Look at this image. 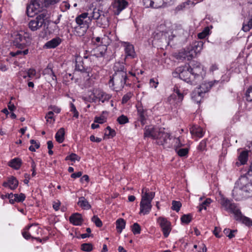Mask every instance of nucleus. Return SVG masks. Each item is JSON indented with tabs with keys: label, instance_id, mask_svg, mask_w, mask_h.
Here are the masks:
<instances>
[{
	"label": "nucleus",
	"instance_id": "nucleus-1",
	"mask_svg": "<svg viewBox=\"0 0 252 252\" xmlns=\"http://www.w3.org/2000/svg\"><path fill=\"white\" fill-rule=\"evenodd\" d=\"M61 0H32L31 3L27 6V13L29 16L32 17L42 11L44 7L53 6L60 2Z\"/></svg>",
	"mask_w": 252,
	"mask_h": 252
},
{
	"label": "nucleus",
	"instance_id": "nucleus-2",
	"mask_svg": "<svg viewBox=\"0 0 252 252\" xmlns=\"http://www.w3.org/2000/svg\"><path fill=\"white\" fill-rule=\"evenodd\" d=\"M203 45V43L202 41L194 42L191 45L180 52L177 56V59L182 60H191L195 57L198 53L201 51Z\"/></svg>",
	"mask_w": 252,
	"mask_h": 252
},
{
	"label": "nucleus",
	"instance_id": "nucleus-3",
	"mask_svg": "<svg viewBox=\"0 0 252 252\" xmlns=\"http://www.w3.org/2000/svg\"><path fill=\"white\" fill-rule=\"evenodd\" d=\"M173 75L175 77L179 76L181 79L191 85H195L196 84L188 65L177 67L173 72Z\"/></svg>",
	"mask_w": 252,
	"mask_h": 252
},
{
	"label": "nucleus",
	"instance_id": "nucleus-4",
	"mask_svg": "<svg viewBox=\"0 0 252 252\" xmlns=\"http://www.w3.org/2000/svg\"><path fill=\"white\" fill-rule=\"evenodd\" d=\"M221 208L225 211L233 214L235 219H238L241 211L238 206L227 198L222 196L220 199Z\"/></svg>",
	"mask_w": 252,
	"mask_h": 252
},
{
	"label": "nucleus",
	"instance_id": "nucleus-5",
	"mask_svg": "<svg viewBox=\"0 0 252 252\" xmlns=\"http://www.w3.org/2000/svg\"><path fill=\"white\" fill-rule=\"evenodd\" d=\"M221 208L225 211L233 214L235 219H238L241 211L238 206L227 198L222 196L220 199Z\"/></svg>",
	"mask_w": 252,
	"mask_h": 252
},
{
	"label": "nucleus",
	"instance_id": "nucleus-6",
	"mask_svg": "<svg viewBox=\"0 0 252 252\" xmlns=\"http://www.w3.org/2000/svg\"><path fill=\"white\" fill-rule=\"evenodd\" d=\"M218 81L214 80L209 82L202 83L200 88L195 89L192 93V98L197 103H199L201 100V98L203 94L208 92L215 83H218Z\"/></svg>",
	"mask_w": 252,
	"mask_h": 252
},
{
	"label": "nucleus",
	"instance_id": "nucleus-7",
	"mask_svg": "<svg viewBox=\"0 0 252 252\" xmlns=\"http://www.w3.org/2000/svg\"><path fill=\"white\" fill-rule=\"evenodd\" d=\"M155 139L157 140V143L165 148H170L172 146V137L164 131V129L159 128L156 133Z\"/></svg>",
	"mask_w": 252,
	"mask_h": 252
},
{
	"label": "nucleus",
	"instance_id": "nucleus-8",
	"mask_svg": "<svg viewBox=\"0 0 252 252\" xmlns=\"http://www.w3.org/2000/svg\"><path fill=\"white\" fill-rule=\"evenodd\" d=\"M127 77L126 72L115 73L110 79L109 83H112L113 86H115V88L121 90L126 85Z\"/></svg>",
	"mask_w": 252,
	"mask_h": 252
},
{
	"label": "nucleus",
	"instance_id": "nucleus-9",
	"mask_svg": "<svg viewBox=\"0 0 252 252\" xmlns=\"http://www.w3.org/2000/svg\"><path fill=\"white\" fill-rule=\"evenodd\" d=\"M101 45L102 46V49H101L100 47L96 48L95 50L92 51L90 56H85L84 57V58L87 59L89 57L91 58L94 56H95L96 58H99L102 57L104 56L107 50V46L110 43L111 40L108 36L105 35H103V36L101 37Z\"/></svg>",
	"mask_w": 252,
	"mask_h": 252
},
{
	"label": "nucleus",
	"instance_id": "nucleus-10",
	"mask_svg": "<svg viewBox=\"0 0 252 252\" xmlns=\"http://www.w3.org/2000/svg\"><path fill=\"white\" fill-rule=\"evenodd\" d=\"M188 66L189 67L190 71L192 73V76L196 83L203 78L205 75L203 66L197 62L193 61L190 63Z\"/></svg>",
	"mask_w": 252,
	"mask_h": 252
},
{
	"label": "nucleus",
	"instance_id": "nucleus-11",
	"mask_svg": "<svg viewBox=\"0 0 252 252\" xmlns=\"http://www.w3.org/2000/svg\"><path fill=\"white\" fill-rule=\"evenodd\" d=\"M45 19L46 14L45 13L38 15L34 19L29 22V28L32 31H37L45 24Z\"/></svg>",
	"mask_w": 252,
	"mask_h": 252
},
{
	"label": "nucleus",
	"instance_id": "nucleus-12",
	"mask_svg": "<svg viewBox=\"0 0 252 252\" xmlns=\"http://www.w3.org/2000/svg\"><path fill=\"white\" fill-rule=\"evenodd\" d=\"M88 13H83L76 18V22L78 25V27H76L75 29L81 30L82 29V32L80 35H83L86 32L87 29L89 27V24L90 22L89 20H87L88 18Z\"/></svg>",
	"mask_w": 252,
	"mask_h": 252
},
{
	"label": "nucleus",
	"instance_id": "nucleus-13",
	"mask_svg": "<svg viewBox=\"0 0 252 252\" xmlns=\"http://www.w3.org/2000/svg\"><path fill=\"white\" fill-rule=\"evenodd\" d=\"M184 98V94L178 89H175L174 93L168 98V102L171 105L177 107L181 105Z\"/></svg>",
	"mask_w": 252,
	"mask_h": 252
},
{
	"label": "nucleus",
	"instance_id": "nucleus-14",
	"mask_svg": "<svg viewBox=\"0 0 252 252\" xmlns=\"http://www.w3.org/2000/svg\"><path fill=\"white\" fill-rule=\"evenodd\" d=\"M158 222L159 224L165 237H167L171 230V223L166 219L159 217Z\"/></svg>",
	"mask_w": 252,
	"mask_h": 252
},
{
	"label": "nucleus",
	"instance_id": "nucleus-15",
	"mask_svg": "<svg viewBox=\"0 0 252 252\" xmlns=\"http://www.w3.org/2000/svg\"><path fill=\"white\" fill-rule=\"evenodd\" d=\"M128 5V2L126 0H114L112 6L115 15H118Z\"/></svg>",
	"mask_w": 252,
	"mask_h": 252
},
{
	"label": "nucleus",
	"instance_id": "nucleus-16",
	"mask_svg": "<svg viewBox=\"0 0 252 252\" xmlns=\"http://www.w3.org/2000/svg\"><path fill=\"white\" fill-rule=\"evenodd\" d=\"M30 42V39L21 34H17L14 41V45L18 48L23 49Z\"/></svg>",
	"mask_w": 252,
	"mask_h": 252
},
{
	"label": "nucleus",
	"instance_id": "nucleus-17",
	"mask_svg": "<svg viewBox=\"0 0 252 252\" xmlns=\"http://www.w3.org/2000/svg\"><path fill=\"white\" fill-rule=\"evenodd\" d=\"M94 97L93 98V101H95L96 99H98L99 101H101L103 103L105 101H108L110 99L111 95L105 93L103 91L98 90H96L94 93Z\"/></svg>",
	"mask_w": 252,
	"mask_h": 252
},
{
	"label": "nucleus",
	"instance_id": "nucleus-18",
	"mask_svg": "<svg viewBox=\"0 0 252 252\" xmlns=\"http://www.w3.org/2000/svg\"><path fill=\"white\" fill-rule=\"evenodd\" d=\"M155 196V192L150 191L149 189L147 188H143L142 190L141 200L151 202Z\"/></svg>",
	"mask_w": 252,
	"mask_h": 252
},
{
	"label": "nucleus",
	"instance_id": "nucleus-19",
	"mask_svg": "<svg viewBox=\"0 0 252 252\" xmlns=\"http://www.w3.org/2000/svg\"><path fill=\"white\" fill-rule=\"evenodd\" d=\"M140 206V213L144 215L149 213L151 210L152 205L151 204V202H150L149 201L147 202L144 200H141Z\"/></svg>",
	"mask_w": 252,
	"mask_h": 252
},
{
	"label": "nucleus",
	"instance_id": "nucleus-20",
	"mask_svg": "<svg viewBox=\"0 0 252 252\" xmlns=\"http://www.w3.org/2000/svg\"><path fill=\"white\" fill-rule=\"evenodd\" d=\"M232 196L236 200H240L245 196L243 190V186L242 188L235 187L232 190Z\"/></svg>",
	"mask_w": 252,
	"mask_h": 252
},
{
	"label": "nucleus",
	"instance_id": "nucleus-21",
	"mask_svg": "<svg viewBox=\"0 0 252 252\" xmlns=\"http://www.w3.org/2000/svg\"><path fill=\"white\" fill-rule=\"evenodd\" d=\"M62 41V39L59 37H56L47 42L45 44L44 47L47 49L55 48L61 43Z\"/></svg>",
	"mask_w": 252,
	"mask_h": 252
},
{
	"label": "nucleus",
	"instance_id": "nucleus-22",
	"mask_svg": "<svg viewBox=\"0 0 252 252\" xmlns=\"http://www.w3.org/2000/svg\"><path fill=\"white\" fill-rule=\"evenodd\" d=\"M69 221L73 225H80L83 222L82 216L79 213H74L69 217Z\"/></svg>",
	"mask_w": 252,
	"mask_h": 252
},
{
	"label": "nucleus",
	"instance_id": "nucleus-23",
	"mask_svg": "<svg viewBox=\"0 0 252 252\" xmlns=\"http://www.w3.org/2000/svg\"><path fill=\"white\" fill-rule=\"evenodd\" d=\"M249 182L243 186V190L246 197H252V179H247Z\"/></svg>",
	"mask_w": 252,
	"mask_h": 252
},
{
	"label": "nucleus",
	"instance_id": "nucleus-24",
	"mask_svg": "<svg viewBox=\"0 0 252 252\" xmlns=\"http://www.w3.org/2000/svg\"><path fill=\"white\" fill-rule=\"evenodd\" d=\"M137 113L139 117L138 120L141 124L144 125L145 124L146 116L147 115L146 110L144 109L141 106H137Z\"/></svg>",
	"mask_w": 252,
	"mask_h": 252
},
{
	"label": "nucleus",
	"instance_id": "nucleus-25",
	"mask_svg": "<svg viewBox=\"0 0 252 252\" xmlns=\"http://www.w3.org/2000/svg\"><path fill=\"white\" fill-rule=\"evenodd\" d=\"M248 158V152L247 151H242L239 155L236 164L239 166L240 165L245 164Z\"/></svg>",
	"mask_w": 252,
	"mask_h": 252
},
{
	"label": "nucleus",
	"instance_id": "nucleus-26",
	"mask_svg": "<svg viewBox=\"0 0 252 252\" xmlns=\"http://www.w3.org/2000/svg\"><path fill=\"white\" fill-rule=\"evenodd\" d=\"M158 129V128H152L150 127V126H146L145 128V131L144 133V137H150L155 139Z\"/></svg>",
	"mask_w": 252,
	"mask_h": 252
},
{
	"label": "nucleus",
	"instance_id": "nucleus-27",
	"mask_svg": "<svg viewBox=\"0 0 252 252\" xmlns=\"http://www.w3.org/2000/svg\"><path fill=\"white\" fill-rule=\"evenodd\" d=\"M106 14L104 12L101 13L100 18L96 21L97 25L100 27L105 28L108 25V19L105 15Z\"/></svg>",
	"mask_w": 252,
	"mask_h": 252
},
{
	"label": "nucleus",
	"instance_id": "nucleus-28",
	"mask_svg": "<svg viewBox=\"0 0 252 252\" xmlns=\"http://www.w3.org/2000/svg\"><path fill=\"white\" fill-rule=\"evenodd\" d=\"M190 131L192 135H195L199 138L202 137L204 134L203 129L199 126H192L190 128Z\"/></svg>",
	"mask_w": 252,
	"mask_h": 252
},
{
	"label": "nucleus",
	"instance_id": "nucleus-29",
	"mask_svg": "<svg viewBox=\"0 0 252 252\" xmlns=\"http://www.w3.org/2000/svg\"><path fill=\"white\" fill-rule=\"evenodd\" d=\"M22 164V160L18 158L11 159L8 163V165L15 169H19Z\"/></svg>",
	"mask_w": 252,
	"mask_h": 252
},
{
	"label": "nucleus",
	"instance_id": "nucleus-30",
	"mask_svg": "<svg viewBox=\"0 0 252 252\" xmlns=\"http://www.w3.org/2000/svg\"><path fill=\"white\" fill-rule=\"evenodd\" d=\"M125 52L127 56L134 58L135 56V52L134 47L132 45L130 44L129 43H125Z\"/></svg>",
	"mask_w": 252,
	"mask_h": 252
},
{
	"label": "nucleus",
	"instance_id": "nucleus-31",
	"mask_svg": "<svg viewBox=\"0 0 252 252\" xmlns=\"http://www.w3.org/2000/svg\"><path fill=\"white\" fill-rule=\"evenodd\" d=\"M78 205L82 209L85 210H89L91 208V205L84 197H79Z\"/></svg>",
	"mask_w": 252,
	"mask_h": 252
},
{
	"label": "nucleus",
	"instance_id": "nucleus-32",
	"mask_svg": "<svg viewBox=\"0 0 252 252\" xmlns=\"http://www.w3.org/2000/svg\"><path fill=\"white\" fill-rule=\"evenodd\" d=\"M104 12L102 10H100L97 8H94L93 9V11L92 12L91 15L88 17V20L91 21L92 19L95 20L96 21L100 16L101 15V13H103Z\"/></svg>",
	"mask_w": 252,
	"mask_h": 252
},
{
	"label": "nucleus",
	"instance_id": "nucleus-33",
	"mask_svg": "<svg viewBox=\"0 0 252 252\" xmlns=\"http://www.w3.org/2000/svg\"><path fill=\"white\" fill-rule=\"evenodd\" d=\"M65 130L64 128L62 127L60 128L55 135V138L59 143L63 142L64 139Z\"/></svg>",
	"mask_w": 252,
	"mask_h": 252
},
{
	"label": "nucleus",
	"instance_id": "nucleus-34",
	"mask_svg": "<svg viewBox=\"0 0 252 252\" xmlns=\"http://www.w3.org/2000/svg\"><path fill=\"white\" fill-rule=\"evenodd\" d=\"M239 217L238 219H235L236 220L242 222L247 226L252 225V221L250 218L243 216L242 213H240V215H238Z\"/></svg>",
	"mask_w": 252,
	"mask_h": 252
},
{
	"label": "nucleus",
	"instance_id": "nucleus-35",
	"mask_svg": "<svg viewBox=\"0 0 252 252\" xmlns=\"http://www.w3.org/2000/svg\"><path fill=\"white\" fill-rule=\"evenodd\" d=\"M246 179H252V162L250 166L248 168L245 173H243V175L241 176L240 181L243 182Z\"/></svg>",
	"mask_w": 252,
	"mask_h": 252
},
{
	"label": "nucleus",
	"instance_id": "nucleus-36",
	"mask_svg": "<svg viewBox=\"0 0 252 252\" xmlns=\"http://www.w3.org/2000/svg\"><path fill=\"white\" fill-rule=\"evenodd\" d=\"M116 228L119 233H121L123 229L125 228L126 226L125 220L122 218L119 219L116 222Z\"/></svg>",
	"mask_w": 252,
	"mask_h": 252
},
{
	"label": "nucleus",
	"instance_id": "nucleus-37",
	"mask_svg": "<svg viewBox=\"0 0 252 252\" xmlns=\"http://www.w3.org/2000/svg\"><path fill=\"white\" fill-rule=\"evenodd\" d=\"M9 188L11 189H15L18 185V181L14 176H11L8 178Z\"/></svg>",
	"mask_w": 252,
	"mask_h": 252
},
{
	"label": "nucleus",
	"instance_id": "nucleus-38",
	"mask_svg": "<svg viewBox=\"0 0 252 252\" xmlns=\"http://www.w3.org/2000/svg\"><path fill=\"white\" fill-rule=\"evenodd\" d=\"M114 70L115 71V73H120L122 72H126L125 66L124 64L119 63H117L115 64L114 66Z\"/></svg>",
	"mask_w": 252,
	"mask_h": 252
},
{
	"label": "nucleus",
	"instance_id": "nucleus-39",
	"mask_svg": "<svg viewBox=\"0 0 252 252\" xmlns=\"http://www.w3.org/2000/svg\"><path fill=\"white\" fill-rule=\"evenodd\" d=\"M43 72L44 75H49L51 77L52 80H56V76L55 75L54 72L53 71L52 69L51 68L48 67H47L44 69Z\"/></svg>",
	"mask_w": 252,
	"mask_h": 252
},
{
	"label": "nucleus",
	"instance_id": "nucleus-40",
	"mask_svg": "<svg viewBox=\"0 0 252 252\" xmlns=\"http://www.w3.org/2000/svg\"><path fill=\"white\" fill-rule=\"evenodd\" d=\"M29 53L28 49H26L24 51L18 50L16 52H10L9 54L12 57H17L20 55H25Z\"/></svg>",
	"mask_w": 252,
	"mask_h": 252
},
{
	"label": "nucleus",
	"instance_id": "nucleus-41",
	"mask_svg": "<svg viewBox=\"0 0 252 252\" xmlns=\"http://www.w3.org/2000/svg\"><path fill=\"white\" fill-rule=\"evenodd\" d=\"M176 152L180 157H184L188 155L189 153V149L187 148H176Z\"/></svg>",
	"mask_w": 252,
	"mask_h": 252
},
{
	"label": "nucleus",
	"instance_id": "nucleus-42",
	"mask_svg": "<svg viewBox=\"0 0 252 252\" xmlns=\"http://www.w3.org/2000/svg\"><path fill=\"white\" fill-rule=\"evenodd\" d=\"M75 70H77L80 72H84L85 68L83 65V62L82 61H76L75 64Z\"/></svg>",
	"mask_w": 252,
	"mask_h": 252
},
{
	"label": "nucleus",
	"instance_id": "nucleus-43",
	"mask_svg": "<svg viewBox=\"0 0 252 252\" xmlns=\"http://www.w3.org/2000/svg\"><path fill=\"white\" fill-rule=\"evenodd\" d=\"M192 219V216L190 214L184 215L181 218L183 223L188 224L190 222Z\"/></svg>",
	"mask_w": 252,
	"mask_h": 252
},
{
	"label": "nucleus",
	"instance_id": "nucleus-44",
	"mask_svg": "<svg viewBox=\"0 0 252 252\" xmlns=\"http://www.w3.org/2000/svg\"><path fill=\"white\" fill-rule=\"evenodd\" d=\"M172 209L176 211V212H179L182 206V204L180 201L175 200L172 201Z\"/></svg>",
	"mask_w": 252,
	"mask_h": 252
},
{
	"label": "nucleus",
	"instance_id": "nucleus-45",
	"mask_svg": "<svg viewBox=\"0 0 252 252\" xmlns=\"http://www.w3.org/2000/svg\"><path fill=\"white\" fill-rule=\"evenodd\" d=\"M81 250L85 252H91L93 250V245L90 243H84L81 245Z\"/></svg>",
	"mask_w": 252,
	"mask_h": 252
},
{
	"label": "nucleus",
	"instance_id": "nucleus-46",
	"mask_svg": "<svg viewBox=\"0 0 252 252\" xmlns=\"http://www.w3.org/2000/svg\"><path fill=\"white\" fill-rule=\"evenodd\" d=\"M117 121L120 125H124L128 122V119L124 115H122L117 119Z\"/></svg>",
	"mask_w": 252,
	"mask_h": 252
},
{
	"label": "nucleus",
	"instance_id": "nucleus-47",
	"mask_svg": "<svg viewBox=\"0 0 252 252\" xmlns=\"http://www.w3.org/2000/svg\"><path fill=\"white\" fill-rule=\"evenodd\" d=\"M132 231L134 234H140L141 232L140 226L137 223H134L132 226Z\"/></svg>",
	"mask_w": 252,
	"mask_h": 252
},
{
	"label": "nucleus",
	"instance_id": "nucleus-48",
	"mask_svg": "<svg viewBox=\"0 0 252 252\" xmlns=\"http://www.w3.org/2000/svg\"><path fill=\"white\" fill-rule=\"evenodd\" d=\"M154 8H158L163 6L165 3L164 0H153Z\"/></svg>",
	"mask_w": 252,
	"mask_h": 252
},
{
	"label": "nucleus",
	"instance_id": "nucleus-49",
	"mask_svg": "<svg viewBox=\"0 0 252 252\" xmlns=\"http://www.w3.org/2000/svg\"><path fill=\"white\" fill-rule=\"evenodd\" d=\"M212 200L210 198H207L204 202H203L199 206V211L201 212L202 209H206V206L209 205Z\"/></svg>",
	"mask_w": 252,
	"mask_h": 252
},
{
	"label": "nucleus",
	"instance_id": "nucleus-50",
	"mask_svg": "<svg viewBox=\"0 0 252 252\" xmlns=\"http://www.w3.org/2000/svg\"><path fill=\"white\" fill-rule=\"evenodd\" d=\"M209 29L208 27L205 28L204 30L198 34V37L199 39H203L209 34Z\"/></svg>",
	"mask_w": 252,
	"mask_h": 252
},
{
	"label": "nucleus",
	"instance_id": "nucleus-51",
	"mask_svg": "<svg viewBox=\"0 0 252 252\" xmlns=\"http://www.w3.org/2000/svg\"><path fill=\"white\" fill-rule=\"evenodd\" d=\"M13 196L15 197L16 202H23L26 198V196L24 193H21L20 194H13Z\"/></svg>",
	"mask_w": 252,
	"mask_h": 252
},
{
	"label": "nucleus",
	"instance_id": "nucleus-52",
	"mask_svg": "<svg viewBox=\"0 0 252 252\" xmlns=\"http://www.w3.org/2000/svg\"><path fill=\"white\" fill-rule=\"evenodd\" d=\"M246 97L247 101L252 102V86L250 87L247 91Z\"/></svg>",
	"mask_w": 252,
	"mask_h": 252
},
{
	"label": "nucleus",
	"instance_id": "nucleus-53",
	"mask_svg": "<svg viewBox=\"0 0 252 252\" xmlns=\"http://www.w3.org/2000/svg\"><path fill=\"white\" fill-rule=\"evenodd\" d=\"M252 28V16L251 18L250 19V21L248 22L247 25H243L242 29L245 32H248L250 31L251 29Z\"/></svg>",
	"mask_w": 252,
	"mask_h": 252
},
{
	"label": "nucleus",
	"instance_id": "nucleus-54",
	"mask_svg": "<svg viewBox=\"0 0 252 252\" xmlns=\"http://www.w3.org/2000/svg\"><path fill=\"white\" fill-rule=\"evenodd\" d=\"M54 113H53V111H49L47 114V115L45 116V119H46V121L47 123H49L50 124L52 123V120H53V122L55 121V119L53 118Z\"/></svg>",
	"mask_w": 252,
	"mask_h": 252
},
{
	"label": "nucleus",
	"instance_id": "nucleus-55",
	"mask_svg": "<svg viewBox=\"0 0 252 252\" xmlns=\"http://www.w3.org/2000/svg\"><path fill=\"white\" fill-rule=\"evenodd\" d=\"M92 220L93 221L97 227H101L102 225V223L101 220L96 216H94L92 218Z\"/></svg>",
	"mask_w": 252,
	"mask_h": 252
},
{
	"label": "nucleus",
	"instance_id": "nucleus-56",
	"mask_svg": "<svg viewBox=\"0 0 252 252\" xmlns=\"http://www.w3.org/2000/svg\"><path fill=\"white\" fill-rule=\"evenodd\" d=\"M143 5L146 8H154V2L153 1V0H143Z\"/></svg>",
	"mask_w": 252,
	"mask_h": 252
},
{
	"label": "nucleus",
	"instance_id": "nucleus-57",
	"mask_svg": "<svg viewBox=\"0 0 252 252\" xmlns=\"http://www.w3.org/2000/svg\"><path fill=\"white\" fill-rule=\"evenodd\" d=\"M80 158L78 157L77 155L75 154H71L69 156L66 157V159H70L71 161H75L78 160L79 161L80 160Z\"/></svg>",
	"mask_w": 252,
	"mask_h": 252
},
{
	"label": "nucleus",
	"instance_id": "nucleus-58",
	"mask_svg": "<svg viewBox=\"0 0 252 252\" xmlns=\"http://www.w3.org/2000/svg\"><path fill=\"white\" fill-rule=\"evenodd\" d=\"M132 94L130 93H128L124 95L122 98V103H126L131 97Z\"/></svg>",
	"mask_w": 252,
	"mask_h": 252
},
{
	"label": "nucleus",
	"instance_id": "nucleus-59",
	"mask_svg": "<svg viewBox=\"0 0 252 252\" xmlns=\"http://www.w3.org/2000/svg\"><path fill=\"white\" fill-rule=\"evenodd\" d=\"M173 141L175 142L174 146L176 147V148L179 149L183 146V145L181 143L179 138H173L172 137V143H173Z\"/></svg>",
	"mask_w": 252,
	"mask_h": 252
},
{
	"label": "nucleus",
	"instance_id": "nucleus-60",
	"mask_svg": "<svg viewBox=\"0 0 252 252\" xmlns=\"http://www.w3.org/2000/svg\"><path fill=\"white\" fill-rule=\"evenodd\" d=\"M206 146V141L204 140H202L198 146V149L200 151H203L205 150Z\"/></svg>",
	"mask_w": 252,
	"mask_h": 252
},
{
	"label": "nucleus",
	"instance_id": "nucleus-61",
	"mask_svg": "<svg viewBox=\"0 0 252 252\" xmlns=\"http://www.w3.org/2000/svg\"><path fill=\"white\" fill-rule=\"evenodd\" d=\"M48 109L51 110L50 111H53V113H59L61 112V109L55 105H50L48 107Z\"/></svg>",
	"mask_w": 252,
	"mask_h": 252
},
{
	"label": "nucleus",
	"instance_id": "nucleus-62",
	"mask_svg": "<svg viewBox=\"0 0 252 252\" xmlns=\"http://www.w3.org/2000/svg\"><path fill=\"white\" fill-rule=\"evenodd\" d=\"M22 235L27 240L29 239L30 238H32V239H36V240L39 239L38 238L34 237V236H32L31 234H30L29 233H28L26 231H23L22 232Z\"/></svg>",
	"mask_w": 252,
	"mask_h": 252
},
{
	"label": "nucleus",
	"instance_id": "nucleus-63",
	"mask_svg": "<svg viewBox=\"0 0 252 252\" xmlns=\"http://www.w3.org/2000/svg\"><path fill=\"white\" fill-rule=\"evenodd\" d=\"M106 120L104 117H96L94 119V122L98 124H103Z\"/></svg>",
	"mask_w": 252,
	"mask_h": 252
},
{
	"label": "nucleus",
	"instance_id": "nucleus-64",
	"mask_svg": "<svg viewBox=\"0 0 252 252\" xmlns=\"http://www.w3.org/2000/svg\"><path fill=\"white\" fill-rule=\"evenodd\" d=\"M187 4H189V3L188 2H184V3H182L181 4L178 5V6H177L175 8V11L176 12H178L181 10H183L184 8H185L186 5Z\"/></svg>",
	"mask_w": 252,
	"mask_h": 252
}]
</instances>
